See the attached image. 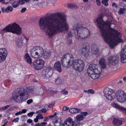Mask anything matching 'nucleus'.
Masks as SVG:
<instances>
[{
    "mask_svg": "<svg viewBox=\"0 0 126 126\" xmlns=\"http://www.w3.org/2000/svg\"><path fill=\"white\" fill-rule=\"evenodd\" d=\"M25 1L24 0H19V3L21 5H23L25 4Z\"/></svg>",
    "mask_w": 126,
    "mask_h": 126,
    "instance_id": "42",
    "label": "nucleus"
},
{
    "mask_svg": "<svg viewBox=\"0 0 126 126\" xmlns=\"http://www.w3.org/2000/svg\"><path fill=\"white\" fill-rule=\"evenodd\" d=\"M28 96L27 91L22 87L17 89L13 94V99L16 102H22L27 99Z\"/></svg>",
    "mask_w": 126,
    "mask_h": 126,
    "instance_id": "5",
    "label": "nucleus"
},
{
    "mask_svg": "<svg viewBox=\"0 0 126 126\" xmlns=\"http://www.w3.org/2000/svg\"><path fill=\"white\" fill-rule=\"evenodd\" d=\"M44 72V79H48L51 76L53 73L52 67L50 65L47 66Z\"/></svg>",
    "mask_w": 126,
    "mask_h": 126,
    "instance_id": "12",
    "label": "nucleus"
},
{
    "mask_svg": "<svg viewBox=\"0 0 126 126\" xmlns=\"http://www.w3.org/2000/svg\"><path fill=\"white\" fill-rule=\"evenodd\" d=\"M4 32H10L18 35H20L22 33L21 28L16 23L9 24L2 30Z\"/></svg>",
    "mask_w": 126,
    "mask_h": 126,
    "instance_id": "6",
    "label": "nucleus"
},
{
    "mask_svg": "<svg viewBox=\"0 0 126 126\" xmlns=\"http://www.w3.org/2000/svg\"><path fill=\"white\" fill-rule=\"evenodd\" d=\"M13 10V7L11 6H10L8 7L5 10V11L7 13H8L9 12V11H11Z\"/></svg>",
    "mask_w": 126,
    "mask_h": 126,
    "instance_id": "36",
    "label": "nucleus"
},
{
    "mask_svg": "<svg viewBox=\"0 0 126 126\" xmlns=\"http://www.w3.org/2000/svg\"><path fill=\"white\" fill-rule=\"evenodd\" d=\"M47 124V122H43L40 123H38L35 125H36V126H46Z\"/></svg>",
    "mask_w": 126,
    "mask_h": 126,
    "instance_id": "34",
    "label": "nucleus"
},
{
    "mask_svg": "<svg viewBox=\"0 0 126 126\" xmlns=\"http://www.w3.org/2000/svg\"><path fill=\"white\" fill-rule=\"evenodd\" d=\"M72 33L71 32H69L68 34V36L69 37H71L72 35Z\"/></svg>",
    "mask_w": 126,
    "mask_h": 126,
    "instance_id": "57",
    "label": "nucleus"
},
{
    "mask_svg": "<svg viewBox=\"0 0 126 126\" xmlns=\"http://www.w3.org/2000/svg\"><path fill=\"white\" fill-rule=\"evenodd\" d=\"M69 111L71 113H73L79 112L80 111V110L78 108H73L70 109Z\"/></svg>",
    "mask_w": 126,
    "mask_h": 126,
    "instance_id": "25",
    "label": "nucleus"
},
{
    "mask_svg": "<svg viewBox=\"0 0 126 126\" xmlns=\"http://www.w3.org/2000/svg\"><path fill=\"white\" fill-rule=\"evenodd\" d=\"M39 25L40 29L44 31L49 38L67 30L68 28L66 17L60 12L51 13L47 17H42L39 19Z\"/></svg>",
    "mask_w": 126,
    "mask_h": 126,
    "instance_id": "1",
    "label": "nucleus"
},
{
    "mask_svg": "<svg viewBox=\"0 0 126 126\" xmlns=\"http://www.w3.org/2000/svg\"><path fill=\"white\" fill-rule=\"evenodd\" d=\"M101 68L98 67L97 64H90L87 70V73L88 74L94 72L99 71V70H101Z\"/></svg>",
    "mask_w": 126,
    "mask_h": 126,
    "instance_id": "11",
    "label": "nucleus"
},
{
    "mask_svg": "<svg viewBox=\"0 0 126 126\" xmlns=\"http://www.w3.org/2000/svg\"><path fill=\"white\" fill-rule=\"evenodd\" d=\"M22 114V111H18V112L16 113L15 114V115L16 116H17V115H19V114Z\"/></svg>",
    "mask_w": 126,
    "mask_h": 126,
    "instance_id": "51",
    "label": "nucleus"
},
{
    "mask_svg": "<svg viewBox=\"0 0 126 126\" xmlns=\"http://www.w3.org/2000/svg\"><path fill=\"white\" fill-rule=\"evenodd\" d=\"M104 96L108 100H112L115 98V91L111 88H106L104 91Z\"/></svg>",
    "mask_w": 126,
    "mask_h": 126,
    "instance_id": "8",
    "label": "nucleus"
},
{
    "mask_svg": "<svg viewBox=\"0 0 126 126\" xmlns=\"http://www.w3.org/2000/svg\"><path fill=\"white\" fill-rule=\"evenodd\" d=\"M121 61L123 63L126 62V44L124 47L121 51Z\"/></svg>",
    "mask_w": 126,
    "mask_h": 126,
    "instance_id": "15",
    "label": "nucleus"
},
{
    "mask_svg": "<svg viewBox=\"0 0 126 126\" xmlns=\"http://www.w3.org/2000/svg\"><path fill=\"white\" fill-rule=\"evenodd\" d=\"M109 0H102V4H104L106 6H107L108 5V2Z\"/></svg>",
    "mask_w": 126,
    "mask_h": 126,
    "instance_id": "37",
    "label": "nucleus"
},
{
    "mask_svg": "<svg viewBox=\"0 0 126 126\" xmlns=\"http://www.w3.org/2000/svg\"><path fill=\"white\" fill-rule=\"evenodd\" d=\"M112 106L122 111L123 112L126 114V108L120 106L116 103H113L112 104Z\"/></svg>",
    "mask_w": 126,
    "mask_h": 126,
    "instance_id": "19",
    "label": "nucleus"
},
{
    "mask_svg": "<svg viewBox=\"0 0 126 126\" xmlns=\"http://www.w3.org/2000/svg\"><path fill=\"white\" fill-rule=\"evenodd\" d=\"M19 2L17 1H15L12 4V6L14 7H16L19 5Z\"/></svg>",
    "mask_w": 126,
    "mask_h": 126,
    "instance_id": "35",
    "label": "nucleus"
},
{
    "mask_svg": "<svg viewBox=\"0 0 126 126\" xmlns=\"http://www.w3.org/2000/svg\"><path fill=\"white\" fill-rule=\"evenodd\" d=\"M94 92L93 90L91 89H89L88 90V94H89L90 93L92 94H93Z\"/></svg>",
    "mask_w": 126,
    "mask_h": 126,
    "instance_id": "44",
    "label": "nucleus"
},
{
    "mask_svg": "<svg viewBox=\"0 0 126 126\" xmlns=\"http://www.w3.org/2000/svg\"><path fill=\"white\" fill-rule=\"evenodd\" d=\"M10 106L9 105H7L4 107H2V109L3 110H4L7 109Z\"/></svg>",
    "mask_w": 126,
    "mask_h": 126,
    "instance_id": "48",
    "label": "nucleus"
},
{
    "mask_svg": "<svg viewBox=\"0 0 126 126\" xmlns=\"http://www.w3.org/2000/svg\"><path fill=\"white\" fill-rule=\"evenodd\" d=\"M19 120V118L17 117L16 118L14 119L13 120V122H18V121Z\"/></svg>",
    "mask_w": 126,
    "mask_h": 126,
    "instance_id": "46",
    "label": "nucleus"
},
{
    "mask_svg": "<svg viewBox=\"0 0 126 126\" xmlns=\"http://www.w3.org/2000/svg\"><path fill=\"white\" fill-rule=\"evenodd\" d=\"M29 93L32 92L33 90V88L32 87L30 86L27 88Z\"/></svg>",
    "mask_w": 126,
    "mask_h": 126,
    "instance_id": "38",
    "label": "nucleus"
},
{
    "mask_svg": "<svg viewBox=\"0 0 126 126\" xmlns=\"http://www.w3.org/2000/svg\"><path fill=\"white\" fill-rule=\"evenodd\" d=\"M7 53V51L5 48L0 49V63L5 60Z\"/></svg>",
    "mask_w": 126,
    "mask_h": 126,
    "instance_id": "14",
    "label": "nucleus"
},
{
    "mask_svg": "<svg viewBox=\"0 0 126 126\" xmlns=\"http://www.w3.org/2000/svg\"><path fill=\"white\" fill-rule=\"evenodd\" d=\"M72 29L75 30V34L76 35V38L82 39H86L90 36L89 30L85 27H82L80 24H76L73 26Z\"/></svg>",
    "mask_w": 126,
    "mask_h": 126,
    "instance_id": "4",
    "label": "nucleus"
},
{
    "mask_svg": "<svg viewBox=\"0 0 126 126\" xmlns=\"http://www.w3.org/2000/svg\"><path fill=\"white\" fill-rule=\"evenodd\" d=\"M112 6L113 7H115L116 8H117L118 7V5L114 3H112Z\"/></svg>",
    "mask_w": 126,
    "mask_h": 126,
    "instance_id": "45",
    "label": "nucleus"
},
{
    "mask_svg": "<svg viewBox=\"0 0 126 126\" xmlns=\"http://www.w3.org/2000/svg\"><path fill=\"white\" fill-rule=\"evenodd\" d=\"M51 55V53L49 50L46 51L44 53V58L47 59L49 58Z\"/></svg>",
    "mask_w": 126,
    "mask_h": 126,
    "instance_id": "26",
    "label": "nucleus"
},
{
    "mask_svg": "<svg viewBox=\"0 0 126 126\" xmlns=\"http://www.w3.org/2000/svg\"><path fill=\"white\" fill-rule=\"evenodd\" d=\"M99 51V49L96 46H95L94 48H92V53L94 54H96Z\"/></svg>",
    "mask_w": 126,
    "mask_h": 126,
    "instance_id": "29",
    "label": "nucleus"
},
{
    "mask_svg": "<svg viewBox=\"0 0 126 126\" xmlns=\"http://www.w3.org/2000/svg\"><path fill=\"white\" fill-rule=\"evenodd\" d=\"M49 120V117H46L45 118L44 120V121H47Z\"/></svg>",
    "mask_w": 126,
    "mask_h": 126,
    "instance_id": "58",
    "label": "nucleus"
},
{
    "mask_svg": "<svg viewBox=\"0 0 126 126\" xmlns=\"http://www.w3.org/2000/svg\"><path fill=\"white\" fill-rule=\"evenodd\" d=\"M30 52L31 56L34 58H38L43 56L44 53V51L42 47L36 46L31 49Z\"/></svg>",
    "mask_w": 126,
    "mask_h": 126,
    "instance_id": "7",
    "label": "nucleus"
},
{
    "mask_svg": "<svg viewBox=\"0 0 126 126\" xmlns=\"http://www.w3.org/2000/svg\"><path fill=\"white\" fill-rule=\"evenodd\" d=\"M55 126H60L61 125L60 122H59L58 120H56L54 124Z\"/></svg>",
    "mask_w": 126,
    "mask_h": 126,
    "instance_id": "40",
    "label": "nucleus"
},
{
    "mask_svg": "<svg viewBox=\"0 0 126 126\" xmlns=\"http://www.w3.org/2000/svg\"><path fill=\"white\" fill-rule=\"evenodd\" d=\"M76 119L79 121L83 120L84 118L83 117L81 114H79L77 115L76 116Z\"/></svg>",
    "mask_w": 126,
    "mask_h": 126,
    "instance_id": "32",
    "label": "nucleus"
},
{
    "mask_svg": "<svg viewBox=\"0 0 126 126\" xmlns=\"http://www.w3.org/2000/svg\"><path fill=\"white\" fill-rule=\"evenodd\" d=\"M82 114L83 116H85L87 115V112H83L82 113Z\"/></svg>",
    "mask_w": 126,
    "mask_h": 126,
    "instance_id": "59",
    "label": "nucleus"
},
{
    "mask_svg": "<svg viewBox=\"0 0 126 126\" xmlns=\"http://www.w3.org/2000/svg\"><path fill=\"white\" fill-rule=\"evenodd\" d=\"M69 108L66 107H64L63 108V109L64 110H68Z\"/></svg>",
    "mask_w": 126,
    "mask_h": 126,
    "instance_id": "54",
    "label": "nucleus"
},
{
    "mask_svg": "<svg viewBox=\"0 0 126 126\" xmlns=\"http://www.w3.org/2000/svg\"><path fill=\"white\" fill-rule=\"evenodd\" d=\"M96 21L103 38L110 47H112L118 43L122 42L121 34L117 30L110 28V21L105 22L103 20L101 16L97 19Z\"/></svg>",
    "mask_w": 126,
    "mask_h": 126,
    "instance_id": "2",
    "label": "nucleus"
},
{
    "mask_svg": "<svg viewBox=\"0 0 126 126\" xmlns=\"http://www.w3.org/2000/svg\"><path fill=\"white\" fill-rule=\"evenodd\" d=\"M122 121L118 119H113L112 123L115 126H118L122 125Z\"/></svg>",
    "mask_w": 126,
    "mask_h": 126,
    "instance_id": "22",
    "label": "nucleus"
},
{
    "mask_svg": "<svg viewBox=\"0 0 126 126\" xmlns=\"http://www.w3.org/2000/svg\"><path fill=\"white\" fill-rule=\"evenodd\" d=\"M55 82L58 85L62 84L63 83V80L59 77H58L55 79Z\"/></svg>",
    "mask_w": 126,
    "mask_h": 126,
    "instance_id": "27",
    "label": "nucleus"
},
{
    "mask_svg": "<svg viewBox=\"0 0 126 126\" xmlns=\"http://www.w3.org/2000/svg\"><path fill=\"white\" fill-rule=\"evenodd\" d=\"M96 2L98 6H99L100 5L101 3L99 0H96Z\"/></svg>",
    "mask_w": 126,
    "mask_h": 126,
    "instance_id": "47",
    "label": "nucleus"
},
{
    "mask_svg": "<svg viewBox=\"0 0 126 126\" xmlns=\"http://www.w3.org/2000/svg\"><path fill=\"white\" fill-rule=\"evenodd\" d=\"M54 104L51 103L49 105L48 107L50 108H51L54 106Z\"/></svg>",
    "mask_w": 126,
    "mask_h": 126,
    "instance_id": "53",
    "label": "nucleus"
},
{
    "mask_svg": "<svg viewBox=\"0 0 126 126\" xmlns=\"http://www.w3.org/2000/svg\"><path fill=\"white\" fill-rule=\"evenodd\" d=\"M38 118H36H36L34 120V121L36 123L38 121Z\"/></svg>",
    "mask_w": 126,
    "mask_h": 126,
    "instance_id": "60",
    "label": "nucleus"
},
{
    "mask_svg": "<svg viewBox=\"0 0 126 126\" xmlns=\"http://www.w3.org/2000/svg\"><path fill=\"white\" fill-rule=\"evenodd\" d=\"M119 59V58L118 57L110 56L108 58V63L110 65H116L118 63Z\"/></svg>",
    "mask_w": 126,
    "mask_h": 126,
    "instance_id": "13",
    "label": "nucleus"
},
{
    "mask_svg": "<svg viewBox=\"0 0 126 126\" xmlns=\"http://www.w3.org/2000/svg\"><path fill=\"white\" fill-rule=\"evenodd\" d=\"M62 94H63L66 95L68 94V91H65V90H62L61 91Z\"/></svg>",
    "mask_w": 126,
    "mask_h": 126,
    "instance_id": "41",
    "label": "nucleus"
},
{
    "mask_svg": "<svg viewBox=\"0 0 126 126\" xmlns=\"http://www.w3.org/2000/svg\"><path fill=\"white\" fill-rule=\"evenodd\" d=\"M16 42L17 47L19 48L22 47L24 44L23 40L21 38H17L16 40Z\"/></svg>",
    "mask_w": 126,
    "mask_h": 126,
    "instance_id": "20",
    "label": "nucleus"
},
{
    "mask_svg": "<svg viewBox=\"0 0 126 126\" xmlns=\"http://www.w3.org/2000/svg\"><path fill=\"white\" fill-rule=\"evenodd\" d=\"M21 111H22V114L23 113H25L27 111V110L26 109H23Z\"/></svg>",
    "mask_w": 126,
    "mask_h": 126,
    "instance_id": "55",
    "label": "nucleus"
},
{
    "mask_svg": "<svg viewBox=\"0 0 126 126\" xmlns=\"http://www.w3.org/2000/svg\"><path fill=\"white\" fill-rule=\"evenodd\" d=\"M34 68L37 70H40L44 65L45 62L41 59L35 60L33 63Z\"/></svg>",
    "mask_w": 126,
    "mask_h": 126,
    "instance_id": "10",
    "label": "nucleus"
},
{
    "mask_svg": "<svg viewBox=\"0 0 126 126\" xmlns=\"http://www.w3.org/2000/svg\"><path fill=\"white\" fill-rule=\"evenodd\" d=\"M99 63L102 68H104L106 67V62L105 59L102 58L100 59L99 60Z\"/></svg>",
    "mask_w": 126,
    "mask_h": 126,
    "instance_id": "21",
    "label": "nucleus"
},
{
    "mask_svg": "<svg viewBox=\"0 0 126 126\" xmlns=\"http://www.w3.org/2000/svg\"><path fill=\"white\" fill-rule=\"evenodd\" d=\"M37 4L38 6H40L42 4L41 2H39V3H37Z\"/></svg>",
    "mask_w": 126,
    "mask_h": 126,
    "instance_id": "62",
    "label": "nucleus"
},
{
    "mask_svg": "<svg viewBox=\"0 0 126 126\" xmlns=\"http://www.w3.org/2000/svg\"><path fill=\"white\" fill-rule=\"evenodd\" d=\"M32 120L30 119H29L27 121V122L29 123H32Z\"/></svg>",
    "mask_w": 126,
    "mask_h": 126,
    "instance_id": "56",
    "label": "nucleus"
},
{
    "mask_svg": "<svg viewBox=\"0 0 126 126\" xmlns=\"http://www.w3.org/2000/svg\"><path fill=\"white\" fill-rule=\"evenodd\" d=\"M62 62L63 66L66 68L72 66L75 70L79 72L82 71L84 69L85 64L84 61L79 59L74 60L73 56L70 54L67 53L63 55Z\"/></svg>",
    "mask_w": 126,
    "mask_h": 126,
    "instance_id": "3",
    "label": "nucleus"
},
{
    "mask_svg": "<svg viewBox=\"0 0 126 126\" xmlns=\"http://www.w3.org/2000/svg\"><path fill=\"white\" fill-rule=\"evenodd\" d=\"M99 71H97V72H94L88 74L90 77L93 79H96L98 78L99 77L101 71L99 70Z\"/></svg>",
    "mask_w": 126,
    "mask_h": 126,
    "instance_id": "16",
    "label": "nucleus"
},
{
    "mask_svg": "<svg viewBox=\"0 0 126 126\" xmlns=\"http://www.w3.org/2000/svg\"><path fill=\"white\" fill-rule=\"evenodd\" d=\"M123 79L124 81H126V77H124L123 78Z\"/></svg>",
    "mask_w": 126,
    "mask_h": 126,
    "instance_id": "63",
    "label": "nucleus"
},
{
    "mask_svg": "<svg viewBox=\"0 0 126 126\" xmlns=\"http://www.w3.org/2000/svg\"><path fill=\"white\" fill-rule=\"evenodd\" d=\"M72 119L71 117H69L67 119H66L64 121V123L65 125L67 124V123H68L70 124V125H72Z\"/></svg>",
    "mask_w": 126,
    "mask_h": 126,
    "instance_id": "30",
    "label": "nucleus"
},
{
    "mask_svg": "<svg viewBox=\"0 0 126 126\" xmlns=\"http://www.w3.org/2000/svg\"><path fill=\"white\" fill-rule=\"evenodd\" d=\"M54 115H50L49 116V118L50 119L51 118H53L54 117Z\"/></svg>",
    "mask_w": 126,
    "mask_h": 126,
    "instance_id": "64",
    "label": "nucleus"
},
{
    "mask_svg": "<svg viewBox=\"0 0 126 126\" xmlns=\"http://www.w3.org/2000/svg\"><path fill=\"white\" fill-rule=\"evenodd\" d=\"M46 94V91H44L42 88L39 89L38 92H37V94L40 95L42 96H45Z\"/></svg>",
    "mask_w": 126,
    "mask_h": 126,
    "instance_id": "24",
    "label": "nucleus"
},
{
    "mask_svg": "<svg viewBox=\"0 0 126 126\" xmlns=\"http://www.w3.org/2000/svg\"><path fill=\"white\" fill-rule=\"evenodd\" d=\"M32 99H30L28 100L27 101V103L28 104H29L32 102Z\"/></svg>",
    "mask_w": 126,
    "mask_h": 126,
    "instance_id": "52",
    "label": "nucleus"
},
{
    "mask_svg": "<svg viewBox=\"0 0 126 126\" xmlns=\"http://www.w3.org/2000/svg\"><path fill=\"white\" fill-rule=\"evenodd\" d=\"M53 68L54 69L61 72L62 71L61 65L59 61H57L54 63Z\"/></svg>",
    "mask_w": 126,
    "mask_h": 126,
    "instance_id": "18",
    "label": "nucleus"
},
{
    "mask_svg": "<svg viewBox=\"0 0 126 126\" xmlns=\"http://www.w3.org/2000/svg\"><path fill=\"white\" fill-rule=\"evenodd\" d=\"M116 94V99L118 102L122 103L126 101V93L124 91L118 90Z\"/></svg>",
    "mask_w": 126,
    "mask_h": 126,
    "instance_id": "9",
    "label": "nucleus"
},
{
    "mask_svg": "<svg viewBox=\"0 0 126 126\" xmlns=\"http://www.w3.org/2000/svg\"><path fill=\"white\" fill-rule=\"evenodd\" d=\"M41 111L44 113H45L47 111V110L45 108H43L40 110Z\"/></svg>",
    "mask_w": 126,
    "mask_h": 126,
    "instance_id": "50",
    "label": "nucleus"
},
{
    "mask_svg": "<svg viewBox=\"0 0 126 126\" xmlns=\"http://www.w3.org/2000/svg\"><path fill=\"white\" fill-rule=\"evenodd\" d=\"M88 49L86 46L85 43H83L81 45V53L84 56H86L88 54Z\"/></svg>",
    "mask_w": 126,
    "mask_h": 126,
    "instance_id": "17",
    "label": "nucleus"
},
{
    "mask_svg": "<svg viewBox=\"0 0 126 126\" xmlns=\"http://www.w3.org/2000/svg\"><path fill=\"white\" fill-rule=\"evenodd\" d=\"M67 7L68 8L73 9L76 8L77 7L76 5L73 4H68L67 5Z\"/></svg>",
    "mask_w": 126,
    "mask_h": 126,
    "instance_id": "28",
    "label": "nucleus"
},
{
    "mask_svg": "<svg viewBox=\"0 0 126 126\" xmlns=\"http://www.w3.org/2000/svg\"><path fill=\"white\" fill-rule=\"evenodd\" d=\"M2 3L3 4H7L9 3V2H6L4 1L2 2Z\"/></svg>",
    "mask_w": 126,
    "mask_h": 126,
    "instance_id": "61",
    "label": "nucleus"
},
{
    "mask_svg": "<svg viewBox=\"0 0 126 126\" xmlns=\"http://www.w3.org/2000/svg\"><path fill=\"white\" fill-rule=\"evenodd\" d=\"M25 60L29 63L31 64L32 63V59L29 54L27 53L24 55Z\"/></svg>",
    "mask_w": 126,
    "mask_h": 126,
    "instance_id": "23",
    "label": "nucleus"
},
{
    "mask_svg": "<svg viewBox=\"0 0 126 126\" xmlns=\"http://www.w3.org/2000/svg\"><path fill=\"white\" fill-rule=\"evenodd\" d=\"M80 123V121H79L76 119L74 121H72V126H77V125L79 124Z\"/></svg>",
    "mask_w": 126,
    "mask_h": 126,
    "instance_id": "33",
    "label": "nucleus"
},
{
    "mask_svg": "<svg viewBox=\"0 0 126 126\" xmlns=\"http://www.w3.org/2000/svg\"><path fill=\"white\" fill-rule=\"evenodd\" d=\"M36 116V118H38V119H41L43 118V115L40 114H38Z\"/></svg>",
    "mask_w": 126,
    "mask_h": 126,
    "instance_id": "39",
    "label": "nucleus"
},
{
    "mask_svg": "<svg viewBox=\"0 0 126 126\" xmlns=\"http://www.w3.org/2000/svg\"><path fill=\"white\" fill-rule=\"evenodd\" d=\"M35 113L34 112H32L28 113L27 114L28 116L29 117H32Z\"/></svg>",
    "mask_w": 126,
    "mask_h": 126,
    "instance_id": "43",
    "label": "nucleus"
},
{
    "mask_svg": "<svg viewBox=\"0 0 126 126\" xmlns=\"http://www.w3.org/2000/svg\"><path fill=\"white\" fill-rule=\"evenodd\" d=\"M27 9L25 8H22L21 11V12L22 13H23Z\"/></svg>",
    "mask_w": 126,
    "mask_h": 126,
    "instance_id": "49",
    "label": "nucleus"
},
{
    "mask_svg": "<svg viewBox=\"0 0 126 126\" xmlns=\"http://www.w3.org/2000/svg\"><path fill=\"white\" fill-rule=\"evenodd\" d=\"M126 11V8H121L120 10L118 12V14L119 15L123 14L124 13V11Z\"/></svg>",
    "mask_w": 126,
    "mask_h": 126,
    "instance_id": "31",
    "label": "nucleus"
}]
</instances>
